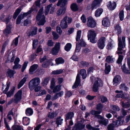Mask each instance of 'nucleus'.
Segmentation results:
<instances>
[{"label":"nucleus","instance_id":"f8f14e48","mask_svg":"<svg viewBox=\"0 0 130 130\" xmlns=\"http://www.w3.org/2000/svg\"><path fill=\"white\" fill-rule=\"evenodd\" d=\"M121 82V78L119 75L115 76L113 79V85H117Z\"/></svg>","mask_w":130,"mask_h":130},{"label":"nucleus","instance_id":"0e129e2a","mask_svg":"<svg viewBox=\"0 0 130 130\" xmlns=\"http://www.w3.org/2000/svg\"><path fill=\"white\" fill-rule=\"evenodd\" d=\"M81 46L80 45L76 43V48L75 52H79L81 49Z\"/></svg>","mask_w":130,"mask_h":130},{"label":"nucleus","instance_id":"8fccbe9b","mask_svg":"<svg viewBox=\"0 0 130 130\" xmlns=\"http://www.w3.org/2000/svg\"><path fill=\"white\" fill-rule=\"evenodd\" d=\"M52 34L53 36V39L54 40H57L59 37V35L56 32H52Z\"/></svg>","mask_w":130,"mask_h":130},{"label":"nucleus","instance_id":"603ef678","mask_svg":"<svg viewBox=\"0 0 130 130\" xmlns=\"http://www.w3.org/2000/svg\"><path fill=\"white\" fill-rule=\"evenodd\" d=\"M81 31L79 30L77 31V36L76 39V40L77 41L80 40L81 37Z\"/></svg>","mask_w":130,"mask_h":130},{"label":"nucleus","instance_id":"4c0bfd02","mask_svg":"<svg viewBox=\"0 0 130 130\" xmlns=\"http://www.w3.org/2000/svg\"><path fill=\"white\" fill-rule=\"evenodd\" d=\"M80 73L83 79H84L87 76L86 70L84 69H82L80 70Z\"/></svg>","mask_w":130,"mask_h":130},{"label":"nucleus","instance_id":"c85d7f7f","mask_svg":"<svg viewBox=\"0 0 130 130\" xmlns=\"http://www.w3.org/2000/svg\"><path fill=\"white\" fill-rule=\"evenodd\" d=\"M30 122V119L26 117L23 118V123L25 125H28Z\"/></svg>","mask_w":130,"mask_h":130},{"label":"nucleus","instance_id":"4be33fe9","mask_svg":"<svg viewBox=\"0 0 130 130\" xmlns=\"http://www.w3.org/2000/svg\"><path fill=\"white\" fill-rule=\"evenodd\" d=\"M103 11V10L101 8H98L95 11V15L96 17H98L100 16Z\"/></svg>","mask_w":130,"mask_h":130},{"label":"nucleus","instance_id":"a878e982","mask_svg":"<svg viewBox=\"0 0 130 130\" xmlns=\"http://www.w3.org/2000/svg\"><path fill=\"white\" fill-rule=\"evenodd\" d=\"M102 24L104 26L108 27L109 25V20L107 18H105L102 21Z\"/></svg>","mask_w":130,"mask_h":130},{"label":"nucleus","instance_id":"e2e57ef3","mask_svg":"<svg viewBox=\"0 0 130 130\" xmlns=\"http://www.w3.org/2000/svg\"><path fill=\"white\" fill-rule=\"evenodd\" d=\"M103 107V106L101 104H99L97 106V109L98 110V111H102V108Z\"/></svg>","mask_w":130,"mask_h":130},{"label":"nucleus","instance_id":"c756f323","mask_svg":"<svg viewBox=\"0 0 130 130\" xmlns=\"http://www.w3.org/2000/svg\"><path fill=\"white\" fill-rule=\"evenodd\" d=\"M33 113V111L31 108H27L26 110V114L27 115L30 116L32 115Z\"/></svg>","mask_w":130,"mask_h":130},{"label":"nucleus","instance_id":"0eeeda50","mask_svg":"<svg viewBox=\"0 0 130 130\" xmlns=\"http://www.w3.org/2000/svg\"><path fill=\"white\" fill-rule=\"evenodd\" d=\"M106 40L105 37H103L100 38L97 42V45L98 48L103 49L105 46V42Z\"/></svg>","mask_w":130,"mask_h":130},{"label":"nucleus","instance_id":"bf43d9fd","mask_svg":"<svg viewBox=\"0 0 130 130\" xmlns=\"http://www.w3.org/2000/svg\"><path fill=\"white\" fill-rule=\"evenodd\" d=\"M90 52V50L87 48H84L83 50L82 51V53L85 54H87Z\"/></svg>","mask_w":130,"mask_h":130},{"label":"nucleus","instance_id":"338daca9","mask_svg":"<svg viewBox=\"0 0 130 130\" xmlns=\"http://www.w3.org/2000/svg\"><path fill=\"white\" fill-rule=\"evenodd\" d=\"M31 21L30 20L27 19L25 20L24 22V26H26L28 24L31 23Z\"/></svg>","mask_w":130,"mask_h":130},{"label":"nucleus","instance_id":"69168bd1","mask_svg":"<svg viewBox=\"0 0 130 130\" xmlns=\"http://www.w3.org/2000/svg\"><path fill=\"white\" fill-rule=\"evenodd\" d=\"M38 43V41L37 40H35L33 41V48H36L37 45Z\"/></svg>","mask_w":130,"mask_h":130},{"label":"nucleus","instance_id":"864d4df0","mask_svg":"<svg viewBox=\"0 0 130 130\" xmlns=\"http://www.w3.org/2000/svg\"><path fill=\"white\" fill-rule=\"evenodd\" d=\"M62 72V70L60 69L53 71L52 72V74H58L61 73Z\"/></svg>","mask_w":130,"mask_h":130},{"label":"nucleus","instance_id":"2f4dec72","mask_svg":"<svg viewBox=\"0 0 130 130\" xmlns=\"http://www.w3.org/2000/svg\"><path fill=\"white\" fill-rule=\"evenodd\" d=\"M112 57V56H107L106 59V61L109 63L113 62L114 61V58Z\"/></svg>","mask_w":130,"mask_h":130},{"label":"nucleus","instance_id":"5701e85b","mask_svg":"<svg viewBox=\"0 0 130 130\" xmlns=\"http://www.w3.org/2000/svg\"><path fill=\"white\" fill-rule=\"evenodd\" d=\"M38 67V65L37 64H34L31 66L29 70L30 73L32 74L34 72L37 68Z\"/></svg>","mask_w":130,"mask_h":130},{"label":"nucleus","instance_id":"f257e3e1","mask_svg":"<svg viewBox=\"0 0 130 130\" xmlns=\"http://www.w3.org/2000/svg\"><path fill=\"white\" fill-rule=\"evenodd\" d=\"M122 42L120 37L119 36L118 40V48L117 53L119 54V57L117 61V63L118 64L121 63L123 59V56L122 55H119V54H122L123 53L122 48L125 46V37H122Z\"/></svg>","mask_w":130,"mask_h":130},{"label":"nucleus","instance_id":"09e8293b","mask_svg":"<svg viewBox=\"0 0 130 130\" xmlns=\"http://www.w3.org/2000/svg\"><path fill=\"white\" fill-rule=\"evenodd\" d=\"M101 112V111L92 110L91 112V113L92 115H95V116L97 118V116L99 115H97L100 114Z\"/></svg>","mask_w":130,"mask_h":130},{"label":"nucleus","instance_id":"f03ea898","mask_svg":"<svg viewBox=\"0 0 130 130\" xmlns=\"http://www.w3.org/2000/svg\"><path fill=\"white\" fill-rule=\"evenodd\" d=\"M43 10V8L41 9L36 17V20L39 21L38 23L39 25H43L46 22L45 16L44 15H42Z\"/></svg>","mask_w":130,"mask_h":130},{"label":"nucleus","instance_id":"9b49d317","mask_svg":"<svg viewBox=\"0 0 130 130\" xmlns=\"http://www.w3.org/2000/svg\"><path fill=\"white\" fill-rule=\"evenodd\" d=\"M68 18L67 16H66L61 20L60 24V25L62 29H66L68 27L67 22Z\"/></svg>","mask_w":130,"mask_h":130},{"label":"nucleus","instance_id":"680f3d73","mask_svg":"<svg viewBox=\"0 0 130 130\" xmlns=\"http://www.w3.org/2000/svg\"><path fill=\"white\" fill-rule=\"evenodd\" d=\"M49 80L48 78H45L44 80L42 82V84L43 86H45L47 85L48 83Z\"/></svg>","mask_w":130,"mask_h":130},{"label":"nucleus","instance_id":"774afa93","mask_svg":"<svg viewBox=\"0 0 130 130\" xmlns=\"http://www.w3.org/2000/svg\"><path fill=\"white\" fill-rule=\"evenodd\" d=\"M60 43L59 42H56L54 47L59 50L60 48Z\"/></svg>","mask_w":130,"mask_h":130},{"label":"nucleus","instance_id":"72a5a7b5","mask_svg":"<svg viewBox=\"0 0 130 130\" xmlns=\"http://www.w3.org/2000/svg\"><path fill=\"white\" fill-rule=\"evenodd\" d=\"M37 28L36 27H34L32 30L29 32L30 36H33L37 34Z\"/></svg>","mask_w":130,"mask_h":130},{"label":"nucleus","instance_id":"7c9ffc66","mask_svg":"<svg viewBox=\"0 0 130 130\" xmlns=\"http://www.w3.org/2000/svg\"><path fill=\"white\" fill-rule=\"evenodd\" d=\"M21 8L20 7H19L16 10L13 17L14 19H15L16 18L18 15L21 11Z\"/></svg>","mask_w":130,"mask_h":130},{"label":"nucleus","instance_id":"052dcab7","mask_svg":"<svg viewBox=\"0 0 130 130\" xmlns=\"http://www.w3.org/2000/svg\"><path fill=\"white\" fill-rule=\"evenodd\" d=\"M113 46V45L112 42H110L108 43L107 45V48L108 50H110L111 49Z\"/></svg>","mask_w":130,"mask_h":130},{"label":"nucleus","instance_id":"412c9836","mask_svg":"<svg viewBox=\"0 0 130 130\" xmlns=\"http://www.w3.org/2000/svg\"><path fill=\"white\" fill-rule=\"evenodd\" d=\"M66 8L65 7L62 8V9H59L57 12V15L59 16L61 15H63L65 12Z\"/></svg>","mask_w":130,"mask_h":130},{"label":"nucleus","instance_id":"c9c22d12","mask_svg":"<svg viewBox=\"0 0 130 130\" xmlns=\"http://www.w3.org/2000/svg\"><path fill=\"white\" fill-rule=\"evenodd\" d=\"M63 120V119H61V117H59L57 118L56 123L57 124L58 127L59 125H61L62 123Z\"/></svg>","mask_w":130,"mask_h":130},{"label":"nucleus","instance_id":"3c124183","mask_svg":"<svg viewBox=\"0 0 130 130\" xmlns=\"http://www.w3.org/2000/svg\"><path fill=\"white\" fill-rule=\"evenodd\" d=\"M15 72L13 70H9V76L10 78L13 77L14 74H15Z\"/></svg>","mask_w":130,"mask_h":130},{"label":"nucleus","instance_id":"6e6d98bb","mask_svg":"<svg viewBox=\"0 0 130 130\" xmlns=\"http://www.w3.org/2000/svg\"><path fill=\"white\" fill-rule=\"evenodd\" d=\"M59 51L54 47L52 50V53L54 55H56L58 53Z\"/></svg>","mask_w":130,"mask_h":130},{"label":"nucleus","instance_id":"9d476101","mask_svg":"<svg viewBox=\"0 0 130 130\" xmlns=\"http://www.w3.org/2000/svg\"><path fill=\"white\" fill-rule=\"evenodd\" d=\"M102 1V0H94L93 1L91 4L92 10H93L99 7L100 6V3Z\"/></svg>","mask_w":130,"mask_h":130},{"label":"nucleus","instance_id":"473e14b6","mask_svg":"<svg viewBox=\"0 0 130 130\" xmlns=\"http://www.w3.org/2000/svg\"><path fill=\"white\" fill-rule=\"evenodd\" d=\"M116 125L114 124V121L111 124H109L107 126V130H114V128Z\"/></svg>","mask_w":130,"mask_h":130},{"label":"nucleus","instance_id":"6ab92c4d","mask_svg":"<svg viewBox=\"0 0 130 130\" xmlns=\"http://www.w3.org/2000/svg\"><path fill=\"white\" fill-rule=\"evenodd\" d=\"M27 77V76L26 75L21 80L18 85V89H20L23 85L26 82Z\"/></svg>","mask_w":130,"mask_h":130},{"label":"nucleus","instance_id":"bb28decb","mask_svg":"<svg viewBox=\"0 0 130 130\" xmlns=\"http://www.w3.org/2000/svg\"><path fill=\"white\" fill-rule=\"evenodd\" d=\"M5 21L6 23L7 24L8 23V19L7 18H6L5 19ZM3 33L4 35L6 36H7L8 34V27L7 24V25L5 29L3 31Z\"/></svg>","mask_w":130,"mask_h":130},{"label":"nucleus","instance_id":"1a4fd4ad","mask_svg":"<svg viewBox=\"0 0 130 130\" xmlns=\"http://www.w3.org/2000/svg\"><path fill=\"white\" fill-rule=\"evenodd\" d=\"M98 120L100 124L105 126L108 123V120L107 119H105L100 115L97 116Z\"/></svg>","mask_w":130,"mask_h":130},{"label":"nucleus","instance_id":"aec40b11","mask_svg":"<svg viewBox=\"0 0 130 130\" xmlns=\"http://www.w3.org/2000/svg\"><path fill=\"white\" fill-rule=\"evenodd\" d=\"M56 63L57 65L63 63L64 62V59L61 57H59L55 59Z\"/></svg>","mask_w":130,"mask_h":130},{"label":"nucleus","instance_id":"4d7b16f0","mask_svg":"<svg viewBox=\"0 0 130 130\" xmlns=\"http://www.w3.org/2000/svg\"><path fill=\"white\" fill-rule=\"evenodd\" d=\"M87 128L89 129L92 130H99V129L97 128H95L91 126L89 124H88L86 125Z\"/></svg>","mask_w":130,"mask_h":130},{"label":"nucleus","instance_id":"423d86ee","mask_svg":"<svg viewBox=\"0 0 130 130\" xmlns=\"http://www.w3.org/2000/svg\"><path fill=\"white\" fill-rule=\"evenodd\" d=\"M22 91L21 90H19L15 94L14 99V101L15 103H18L21 100L22 98ZM13 101V99H12L10 102H9V104L11 103Z\"/></svg>","mask_w":130,"mask_h":130},{"label":"nucleus","instance_id":"49530a36","mask_svg":"<svg viewBox=\"0 0 130 130\" xmlns=\"http://www.w3.org/2000/svg\"><path fill=\"white\" fill-rule=\"evenodd\" d=\"M57 115L55 112H50L48 114V117L51 118H53L55 117Z\"/></svg>","mask_w":130,"mask_h":130},{"label":"nucleus","instance_id":"20e7f679","mask_svg":"<svg viewBox=\"0 0 130 130\" xmlns=\"http://www.w3.org/2000/svg\"><path fill=\"white\" fill-rule=\"evenodd\" d=\"M40 83V80L38 77H35L32 79L29 82V88L30 90H32L34 87L38 86Z\"/></svg>","mask_w":130,"mask_h":130},{"label":"nucleus","instance_id":"4468645a","mask_svg":"<svg viewBox=\"0 0 130 130\" xmlns=\"http://www.w3.org/2000/svg\"><path fill=\"white\" fill-rule=\"evenodd\" d=\"M85 127V125L81 123L76 124H75L73 128V130H79Z\"/></svg>","mask_w":130,"mask_h":130},{"label":"nucleus","instance_id":"37998d69","mask_svg":"<svg viewBox=\"0 0 130 130\" xmlns=\"http://www.w3.org/2000/svg\"><path fill=\"white\" fill-rule=\"evenodd\" d=\"M119 88L121 90H124L126 91H127L128 89L124 84H121Z\"/></svg>","mask_w":130,"mask_h":130},{"label":"nucleus","instance_id":"dca6fc26","mask_svg":"<svg viewBox=\"0 0 130 130\" xmlns=\"http://www.w3.org/2000/svg\"><path fill=\"white\" fill-rule=\"evenodd\" d=\"M34 8V6H33L26 13H24L23 14L21 13L20 15H21L22 18L23 19L24 18L27 16L29 14H31V12L33 10Z\"/></svg>","mask_w":130,"mask_h":130},{"label":"nucleus","instance_id":"ea45409f","mask_svg":"<svg viewBox=\"0 0 130 130\" xmlns=\"http://www.w3.org/2000/svg\"><path fill=\"white\" fill-rule=\"evenodd\" d=\"M119 18L120 20L122 21L124 19V11L123 10L120 11L119 13Z\"/></svg>","mask_w":130,"mask_h":130},{"label":"nucleus","instance_id":"39448f33","mask_svg":"<svg viewBox=\"0 0 130 130\" xmlns=\"http://www.w3.org/2000/svg\"><path fill=\"white\" fill-rule=\"evenodd\" d=\"M103 86L102 82L101 80L98 78H96L93 84V91H98L99 87H102Z\"/></svg>","mask_w":130,"mask_h":130},{"label":"nucleus","instance_id":"13d9d810","mask_svg":"<svg viewBox=\"0 0 130 130\" xmlns=\"http://www.w3.org/2000/svg\"><path fill=\"white\" fill-rule=\"evenodd\" d=\"M122 69L123 71L125 73H129V71L127 69H126L125 64L122 66Z\"/></svg>","mask_w":130,"mask_h":130},{"label":"nucleus","instance_id":"a211bd4d","mask_svg":"<svg viewBox=\"0 0 130 130\" xmlns=\"http://www.w3.org/2000/svg\"><path fill=\"white\" fill-rule=\"evenodd\" d=\"M69 0H59L57 4V5L58 6L60 5L61 6L64 7L67 4Z\"/></svg>","mask_w":130,"mask_h":130},{"label":"nucleus","instance_id":"a19ab883","mask_svg":"<svg viewBox=\"0 0 130 130\" xmlns=\"http://www.w3.org/2000/svg\"><path fill=\"white\" fill-rule=\"evenodd\" d=\"M61 86L60 85H59L56 86L55 87L53 90V92L54 93H55L60 90L61 89Z\"/></svg>","mask_w":130,"mask_h":130},{"label":"nucleus","instance_id":"b1692460","mask_svg":"<svg viewBox=\"0 0 130 130\" xmlns=\"http://www.w3.org/2000/svg\"><path fill=\"white\" fill-rule=\"evenodd\" d=\"M74 113L73 112H70L68 113L66 115V118L67 120L70 119H72L74 117Z\"/></svg>","mask_w":130,"mask_h":130},{"label":"nucleus","instance_id":"7ed1b4c3","mask_svg":"<svg viewBox=\"0 0 130 130\" xmlns=\"http://www.w3.org/2000/svg\"><path fill=\"white\" fill-rule=\"evenodd\" d=\"M87 34L88 40H90L91 42L93 43L96 42V34L94 30L93 29L89 30L87 33Z\"/></svg>","mask_w":130,"mask_h":130},{"label":"nucleus","instance_id":"6e6552de","mask_svg":"<svg viewBox=\"0 0 130 130\" xmlns=\"http://www.w3.org/2000/svg\"><path fill=\"white\" fill-rule=\"evenodd\" d=\"M96 25V22L92 17H90L88 18L87 23L88 26L93 28L95 27Z\"/></svg>","mask_w":130,"mask_h":130},{"label":"nucleus","instance_id":"c03bdc74","mask_svg":"<svg viewBox=\"0 0 130 130\" xmlns=\"http://www.w3.org/2000/svg\"><path fill=\"white\" fill-rule=\"evenodd\" d=\"M111 108L113 110L116 111H119L120 109L118 106L114 105H111Z\"/></svg>","mask_w":130,"mask_h":130},{"label":"nucleus","instance_id":"f704fd0d","mask_svg":"<svg viewBox=\"0 0 130 130\" xmlns=\"http://www.w3.org/2000/svg\"><path fill=\"white\" fill-rule=\"evenodd\" d=\"M71 9L74 11H76L78 9L77 4L74 3L71 4Z\"/></svg>","mask_w":130,"mask_h":130},{"label":"nucleus","instance_id":"58836bf2","mask_svg":"<svg viewBox=\"0 0 130 130\" xmlns=\"http://www.w3.org/2000/svg\"><path fill=\"white\" fill-rule=\"evenodd\" d=\"M50 61L48 60H47L46 61L44 62L42 64V66L43 68H47L50 64Z\"/></svg>","mask_w":130,"mask_h":130},{"label":"nucleus","instance_id":"de8ad7c7","mask_svg":"<svg viewBox=\"0 0 130 130\" xmlns=\"http://www.w3.org/2000/svg\"><path fill=\"white\" fill-rule=\"evenodd\" d=\"M52 4H50L48 5L46 8L45 11V15H47L50 9L51 8V7H52Z\"/></svg>","mask_w":130,"mask_h":130},{"label":"nucleus","instance_id":"a18cd8bd","mask_svg":"<svg viewBox=\"0 0 130 130\" xmlns=\"http://www.w3.org/2000/svg\"><path fill=\"white\" fill-rule=\"evenodd\" d=\"M19 36H18V37H16L13 40L12 43V45L13 44H14L15 46H17L18 43L19 38Z\"/></svg>","mask_w":130,"mask_h":130},{"label":"nucleus","instance_id":"393cba45","mask_svg":"<svg viewBox=\"0 0 130 130\" xmlns=\"http://www.w3.org/2000/svg\"><path fill=\"white\" fill-rule=\"evenodd\" d=\"M121 105L122 107L124 108H128L130 107V104L128 102H125V101H122Z\"/></svg>","mask_w":130,"mask_h":130},{"label":"nucleus","instance_id":"cd10ccee","mask_svg":"<svg viewBox=\"0 0 130 130\" xmlns=\"http://www.w3.org/2000/svg\"><path fill=\"white\" fill-rule=\"evenodd\" d=\"M107 63H106L105 64V69L104 70L105 73L106 74H108L110 71L111 70V67L110 65L107 66Z\"/></svg>","mask_w":130,"mask_h":130},{"label":"nucleus","instance_id":"e433bc0d","mask_svg":"<svg viewBox=\"0 0 130 130\" xmlns=\"http://www.w3.org/2000/svg\"><path fill=\"white\" fill-rule=\"evenodd\" d=\"M72 45L70 43H68L64 47V49L67 52L69 51L71 48Z\"/></svg>","mask_w":130,"mask_h":130},{"label":"nucleus","instance_id":"5fc2aeb1","mask_svg":"<svg viewBox=\"0 0 130 130\" xmlns=\"http://www.w3.org/2000/svg\"><path fill=\"white\" fill-rule=\"evenodd\" d=\"M55 79L54 78H53L52 79L51 81V83L50 88L51 89H53V88L54 89V87L55 85Z\"/></svg>","mask_w":130,"mask_h":130},{"label":"nucleus","instance_id":"f3484780","mask_svg":"<svg viewBox=\"0 0 130 130\" xmlns=\"http://www.w3.org/2000/svg\"><path fill=\"white\" fill-rule=\"evenodd\" d=\"M121 117H119L118 118V120L114 121V124L116 126L122 125L123 124L124 120L121 119Z\"/></svg>","mask_w":130,"mask_h":130},{"label":"nucleus","instance_id":"ddd939ff","mask_svg":"<svg viewBox=\"0 0 130 130\" xmlns=\"http://www.w3.org/2000/svg\"><path fill=\"white\" fill-rule=\"evenodd\" d=\"M107 6L110 10H114L116 7V3L115 2H113L112 3L111 2H109L108 3Z\"/></svg>","mask_w":130,"mask_h":130},{"label":"nucleus","instance_id":"2eb2a0df","mask_svg":"<svg viewBox=\"0 0 130 130\" xmlns=\"http://www.w3.org/2000/svg\"><path fill=\"white\" fill-rule=\"evenodd\" d=\"M80 81V75L79 74H78L76 77L75 83L72 87L73 88V89L79 86Z\"/></svg>","mask_w":130,"mask_h":130},{"label":"nucleus","instance_id":"79ce46f5","mask_svg":"<svg viewBox=\"0 0 130 130\" xmlns=\"http://www.w3.org/2000/svg\"><path fill=\"white\" fill-rule=\"evenodd\" d=\"M15 90V88L14 87L11 88L9 91V97H10L13 95Z\"/></svg>","mask_w":130,"mask_h":130}]
</instances>
